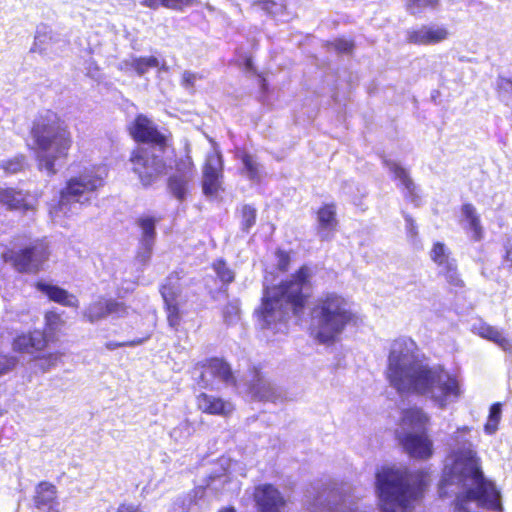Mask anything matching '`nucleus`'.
Instances as JSON below:
<instances>
[{"instance_id":"obj_35","label":"nucleus","mask_w":512,"mask_h":512,"mask_svg":"<svg viewBox=\"0 0 512 512\" xmlns=\"http://www.w3.org/2000/svg\"><path fill=\"white\" fill-rule=\"evenodd\" d=\"M439 0H407L406 9L411 15H418L426 8L435 9Z\"/></svg>"},{"instance_id":"obj_60","label":"nucleus","mask_w":512,"mask_h":512,"mask_svg":"<svg viewBox=\"0 0 512 512\" xmlns=\"http://www.w3.org/2000/svg\"><path fill=\"white\" fill-rule=\"evenodd\" d=\"M226 512H235L233 507H226Z\"/></svg>"},{"instance_id":"obj_51","label":"nucleus","mask_w":512,"mask_h":512,"mask_svg":"<svg viewBox=\"0 0 512 512\" xmlns=\"http://www.w3.org/2000/svg\"><path fill=\"white\" fill-rule=\"evenodd\" d=\"M141 2L149 8L157 9L160 6L165 7L166 0H141Z\"/></svg>"},{"instance_id":"obj_54","label":"nucleus","mask_w":512,"mask_h":512,"mask_svg":"<svg viewBox=\"0 0 512 512\" xmlns=\"http://www.w3.org/2000/svg\"><path fill=\"white\" fill-rule=\"evenodd\" d=\"M233 279H234L233 273L226 268V284H228L229 282H232Z\"/></svg>"},{"instance_id":"obj_55","label":"nucleus","mask_w":512,"mask_h":512,"mask_svg":"<svg viewBox=\"0 0 512 512\" xmlns=\"http://www.w3.org/2000/svg\"><path fill=\"white\" fill-rule=\"evenodd\" d=\"M189 501H190V504H189V506L187 508V512H192L193 506L197 505V502L193 503V501L191 499Z\"/></svg>"},{"instance_id":"obj_9","label":"nucleus","mask_w":512,"mask_h":512,"mask_svg":"<svg viewBox=\"0 0 512 512\" xmlns=\"http://www.w3.org/2000/svg\"><path fill=\"white\" fill-rule=\"evenodd\" d=\"M402 431L397 436L404 450L417 459H429L433 455V442L427 435L429 417L420 408H408L402 412Z\"/></svg>"},{"instance_id":"obj_19","label":"nucleus","mask_w":512,"mask_h":512,"mask_svg":"<svg viewBox=\"0 0 512 512\" xmlns=\"http://www.w3.org/2000/svg\"><path fill=\"white\" fill-rule=\"evenodd\" d=\"M28 198L29 195L21 190L0 188V203L5 205L9 210H19L23 212L34 210V204Z\"/></svg>"},{"instance_id":"obj_2","label":"nucleus","mask_w":512,"mask_h":512,"mask_svg":"<svg viewBox=\"0 0 512 512\" xmlns=\"http://www.w3.org/2000/svg\"><path fill=\"white\" fill-rule=\"evenodd\" d=\"M387 378L399 393H415L445 408L460 395L458 381L440 366H430L421 358L416 343L406 337L391 344Z\"/></svg>"},{"instance_id":"obj_31","label":"nucleus","mask_w":512,"mask_h":512,"mask_svg":"<svg viewBox=\"0 0 512 512\" xmlns=\"http://www.w3.org/2000/svg\"><path fill=\"white\" fill-rule=\"evenodd\" d=\"M241 154V162H242V174L245 175L248 179L254 182L260 181L261 172L259 164L254 160V158L244 152H239Z\"/></svg>"},{"instance_id":"obj_50","label":"nucleus","mask_w":512,"mask_h":512,"mask_svg":"<svg viewBox=\"0 0 512 512\" xmlns=\"http://www.w3.org/2000/svg\"><path fill=\"white\" fill-rule=\"evenodd\" d=\"M504 249H505V255L503 257V263H507L508 264V268L511 269L512 268V244L510 241H507L505 244H504Z\"/></svg>"},{"instance_id":"obj_56","label":"nucleus","mask_w":512,"mask_h":512,"mask_svg":"<svg viewBox=\"0 0 512 512\" xmlns=\"http://www.w3.org/2000/svg\"><path fill=\"white\" fill-rule=\"evenodd\" d=\"M245 65H246V68H247L248 70H252V66H253V65H252V61H251V59H247V60H246V62H245Z\"/></svg>"},{"instance_id":"obj_62","label":"nucleus","mask_w":512,"mask_h":512,"mask_svg":"<svg viewBox=\"0 0 512 512\" xmlns=\"http://www.w3.org/2000/svg\"><path fill=\"white\" fill-rule=\"evenodd\" d=\"M232 309H233V310H235V311H237V306H236V305H233V306H232Z\"/></svg>"},{"instance_id":"obj_16","label":"nucleus","mask_w":512,"mask_h":512,"mask_svg":"<svg viewBox=\"0 0 512 512\" xmlns=\"http://www.w3.org/2000/svg\"><path fill=\"white\" fill-rule=\"evenodd\" d=\"M194 173L191 169L177 168L175 173L170 175L167 180L168 192L179 202L186 200L190 184L193 181Z\"/></svg>"},{"instance_id":"obj_20","label":"nucleus","mask_w":512,"mask_h":512,"mask_svg":"<svg viewBox=\"0 0 512 512\" xmlns=\"http://www.w3.org/2000/svg\"><path fill=\"white\" fill-rule=\"evenodd\" d=\"M46 344V335L40 330L19 335L13 342L14 349L23 353H34L35 351H40L46 346Z\"/></svg>"},{"instance_id":"obj_15","label":"nucleus","mask_w":512,"mask_h":512,"mask_svg":"<svg viewBox=\"0 0 512 512\" xmlns=\"http://www.w3.org/2000/svg\"><path fill=\"white\" fill-rule=\"evenodd\" d=\"M35 512H59L57 489L48 482H41L35 488L33 498Z\"/></svg>"},{"instance_id":"obj_8","label":"nucleus","mask_w":512,"mask_h":512,"mask_svg":"<svg viewBox=\"0 0 512 512\" xmlns=\"http://www.w3.org/2000/svg\"><path fill=\"white\" fill-rule=\"evenodd\" d=\"M106 175V168L99 166L85 169L80 175L72 177L61 190L59 202L50 211L51 214L67 217L76 214L80 206L88 203L94 192L104 185Z\"/></svg>"},{"instance_id":"obj_24","label":"nucleus","mask_w":512,"mask_h":512,"mask_svg":"<svg viewBox=\"0 0 512 512\" xmlns=\"http://www.w3.org/2000/svg\"><path fill=\"white\" fill-rule=\"evenodd\" d=\"M461 212L466 222L465 228L471 233L472 240L481 241L484 237V230L476 208L472 204L466 203L462 205Z\"/></svg>"},{"instance_id":"obj_3","label":"nucleus","mask_w":512,"mask_h":512,"mask_svg":"<svg viewBox=\"0 0 512 512\" xmlns=\"http://www.w3.org/2000/svg\"><path fill=\"white\" fill-rule=\"evenodd\" d=\"M311 276V269L304 265L288 280L265 290L259 313L261 328L281 331L278 325L303 312L311 294Z\"/></svg>"},{"instance_id":"obj_13","label":"nucleus","mask_w":512,"mask_h":512,"mask_svg":"<svg viewBox=\"0 0 512 512\" xmlns=\"http://www.w3.org/2000/svg\"><path fill=\"white\" fill-rule=\"evenodd\" d=\"M448 30L441 25H421L417 28L407 30V41L416 45H433L448 38Z\"/></svg>"},{"instance_id":"obj_44","label":"nucleus","mask_w":512,"mask_h":512,"mask_svg":"<svg viewBox=\"0 0 512 512\" xmlns=\"http://www.w3.org/2000/svg\"><path fill=\"white\" fill-rule=\"evenodd\" d=\"M167 312V320L169 323V326L177 329V327L180 324V313L178 305L168 306L165 307Z\"/></svg>"},{"instance_id":"obj_63","label":"nucleus","mask_w":512,"mask_h":512,"mask_svg":"<svg viewBox=\"0 0 512 512\" xmlns=\"http://www.w3.org/2000/svg\"><path fill=\"white\" fill-rule=\"evenodd\" d=\"M218 512H224V508L219 509Z\"/></svg>"},{"instance_id":"obj_40","label":"nucleus","mask_w":512,"mask_h":512,"mask_svg":"<svg viewBox=\"0 0 512 512\" xmlns=\"http://www.w3.org/2000/svg\"><path fill=\"white\" fill-rule=\"evenodd\" d=\"M404 219H405V227H406L407 237L412 241V243L415 247H420L421 246L420 241L417 239L418 229H417V225L415 224V221L408 214L404 215Z\"/></svg>"},{"instance_id":"obj_1","label":"nucleus","mask_w":512,"mask_h":512,"mask_svg":"<svg viewBox=\"0 0 512 512\" xmlns=\"http://www.w3.org/2000/svg\"><path fill=\"white\" fill-rule=\"evenodd\" d=\"M468 427L458 429L445 460L438 487L440 498L454 499V512H477L476 508L498 510L501 506L495 486L485 478L482 461Z\"/></svg>"},{"instance_id":"obj_36","label":"nucleus","mask_w":512,"mask_h":512,"mask_svg":"<svg viewBox=\"0 0 512 512\" xmlns=\"http://www.w3.org/2000/svg\"><path fill=\"white\" fill-rule=\"evenodd\" d=\"M201 407L205 412L210 414H224V400L214 398L213 396L204 395Z\"/></svg>"},{"instance_id":"obj_11","label":"nucleus","mask_w":512,"mask_h":512,"mask_svg":"<svg viewBox=\"0 0 512 512\" xmlns=\"http://www.w3.org/2000/svg\"><path fill=\"white\" fill-rule=\"evenodd\" d=\"M431 260L438 266L439 274L455 287L464 285L458 272L457 260L452 256L451 250L443 242H435L430 251Z\"/></svg>"},{"instance_id":"obj_10","label":"nucleus","mask_w":512,"mask_h":512,"mask_svg":"<svg viewBox=\"0 0 512 512\" xmlns=\"http://www.w3.org/2000/svg\"><path fill=\"white\" fill-rule=\"evenodd\" d=\"M50 251L44 240H36L19 250L3 254L5 262H10L19 273H37L48 260Z\"/></svg>"},{"instance_id":"obj_39","label":"nucleus","mask_w":512,"mask_h":512,"mask_svg":"<svg viewBox=\"0 0 512 512\" xmlns=\"http://www.w3.org/2000/svg\"><path fill=\"white\" fill-rule=\"evenodd\" d=\"M202 77L198 73L191 71H184L182 73L181 85L190 94L194 93L197 81L201 80Z\"/></svg>"},{"instance_id":"obj_4","label":"nucleus","mask_w":512,"mask_h":512,"mask_svg":"<svg viewBox=\"0 0 512 512\" xmlns=\"http://www.w3.org/2000/svg\"><path fill=\"white\" fill-rule=\"evenodd\" d=\"M131 136L142 146L132 151V171L144 187H149L166 174L169 165L165 154L167 137L146 116L140 114L129 126Z\"/></svg>"},{"instance_id":"obj_17","label":"nucleus","mask_w":512,"mask_h":512,"mask_svg":"<svg viewBox=\"0 0 512 512\" xmlns=\"http://www.w3.org/2000/svg\"><path fill=\"white\" fill-rule=\"evenodd\" d=\"M36 288L41 293L45 294L50 301L56 302L65 307L77 308L79 306V300L75 295L70 294L67 290L57 285L45 281H38L36 283Z\"/></svg>"},{"instance_id":"obj_43","label":"nucleus","mask_w":512,"mask_h":512,"mask_svg":"<svg viewBox=\"0 0 512 512\" xmlns=\"http://www.w3.org/2000/svg\"><path fill=\"white\" fill-rule=\"evenodd\" d=\"M331 46L339 54H350L354 48L353 42L346 39H336Z\"/></svg>"},{"instance_id":"obj_52","label":"nucleus","mask_w":512,"mask_h":512,"mask_svg":"<svg viewBox=\"0 0 512 512\" xmlns=\"http://www.w3.org/2000/svg\"><path fill=\"white\" fill-rule=\"evenodd\" d=\"M226 386L227 385H236L235 377L233 375L232 369L230 365L226 362Z\"/></svg>"},{"instance_id":"obj_38","label":"nucleus","mask_w":512,"mask_h":512,"mask_svg":"<svg viewBox=\"0 0 512 512\" xmlns=\"http://www.w3.org/2000/svg\"><path fill=\"white\" fill-rule=\"evenodd\" d=\"M192 432L191 425L187 421H183L171 430L170 437L174 441L182 443L191 436Z\"/></svg>"},{"instance_id":"obj_30","label":"nucleus","mask_w":512,"mask_h":512,"mask_svg":"<svg viewBox=\"0 0 512 512\" xmlns=\"http://www.w3.org/2000/svg\"><path fill=\"white\" fill-rule=\"evenodd\" d=\"M123 64L128 68L133 69L137 75H145L151 68L159 66V60L154 56L149 57H131L125 60Z\"/></svg>"},{"instance_id":"obj_37","label":"nucleus","mask_w":512,"mask_h":512,"mask_svg":"<svg viewBox=\"0 0 512 512\" xmlns=\"http://www.w3.org/2000/svg\"><path fill=\"white\" fill-rule=\"evenodd\" d=\"M256 222V209L251 205L245 204L241 208V226L242 230L249 232L250 228Z\"/></svg>"},{"instance_id":"obj_48","label":"nucleus","mask_w":512,"mask_h":512,"mask_svg":"<svg viewBox=\"0 0 512 512\" xmlns=\"http://www.w3.org/2000/svg\"><path fill=\"white\" fill-rule=\"evenodd\" d=\"M193 0H166L165 7L169 9L181 10L183 7L191 5Z\"/></svg>"},{"instance_id":"obj_32","label":"nucleus","mask_w":512,"mask_h":512,"mask_svg":"<svg viewBox=\"0 0 512 512\" xmlns=\"http://www.w3.org/2000/svg\"><path fill=\"white\" fill-rule=\"evenodd\" d=\"M160 293L164 300L165 307L178 305L177 298L180 295V287L176 282H173L171 278H168L161 286Z\"/></svg>"},{"instance_id":"obj_42","label":"nucleus","mask_w":512,"mask_h":512,"mask_svg":"<svg viewBox=\"0 0 512 512\" xmlns=\"http://www.w3.org/2000/svg\"><path fill=\"white\" fill-rule=\"evenodd\" d=\"M17 364L16 357L0 353V376L11 371Z\"/></svg>"},{"instance_id":"obj_57","label":"nucleus","mask_w":512,"mask_h":512,"mask_svg":"<svg viewBox=\"0 0 512 512\" xmlns=\"http://www.w3.org/2000/svg\"><path fill=\"white\" fill-rule=\"evenodd\" d=\"M221 289H222V288H220V287H219V290L217 291L216 295H215V294H213V291H210V294H212V297H213V298H218L219 294H221Z\"/></svg>"},{"instance_id":"obj_18","label":"nucleus","mask_w":512,"mask_h":512,"mask_svg":"<svg viewBox=\"0 0 512 512\" xmlns=\"http://www.w3.org/2000/svg\"><path fill=\"white\" fill-rule=\"evenodd\" d=\"M221 170V158L208 157L203 170V192L208 197L216 195L219 188V174Z\"/></svg>"},{"instance_id":"obj_33","label":"nucleus","mask_w":512,"mask_h":512,"mask_svg":"<svg viewBox=\"0 0 512 512\" xmlns=\"http://www.w3.org/2000/svg\"><path fill=\"white\" fill-rule=\"evenodd\" d=\"M502 415V405L494 403L489 410L488 420L484 426V431L488 435H493L498 430V424Z\"/></svg>"},{"instance_id":"obj_25","label":"nucleus","mask_w":512,"mask_h":512,"mask_svg":"<svg viewBox=\"0 0 512 512\" xmlns=\"http://www.w3.org/2000/svg\"><path fill=\"white\" fill-rule=\"evenodd\" d=\"M477 330L480 337L495 343L503 351L512 350V340L505 336L502 330L486 323L480 324Z\"/></svg>"},{"instance_id":"obj_23","label":"nucleus","mask_w":512,"mask_h":512,"mask_svg":"<svg viewBox=\"0 0 512 512\" xmlns=\"http://www.w3.org/2000/svg\"><path fill=\"white\" fill-rule=\"evenodd\" d=\"M199 377L205 386L213 387L216 384L223 383L224 360L218 358L211 359L207 364L202 366Z\"/></svg>"},{"instance_id":"obj_22","label":"nucleus","mask_w":512,"mask_h":512,"mask_svg":"<svg viewBox=\"0 0 512 512\" xmlns=\"http://www.w3.org/2000/svg\"><path fill=\"white\" fill-rule=\"evenodd\" d=\"M383 163L394 175V178L399 180L400 184L404 187L406 191V197H408L417 205L418 195L416 193V185L409 177L407 170L392 160L384 159Z\"/></svg>"},{"instance_id":"obj_6","label":"nucleus","mask_w":512,"mask_h":512,"mask_svg":"<svg viewBox=\"0 0 512 512\" xmlns=\"http://www.w3.org/2000/svg\"><path fill=\"white\" fill-rule=\"evenodd\" d=\"M31 137L39 169L54 175L56 160L67 157L72 145L67 126L56 113L46 110L34 120Z\"/></svg>"},{"instance_id":"obj_58","label":"nucleus","mask_w":512,"mask_h":512,"mask_svg":"<svg viewBox=\"0 0 512 512\" xmlns=\"http://www.w3.org/2000/svg\"><path fill=\"white\" fill-rule=\"evenodd\" d=\"M65 158H66V157H64V158H60V159L56 160V162H55V169H56L55 173L58 171V169L56 168V166H57V165H58V166H61V163H58V162H59L60 160H62V159H65Z\"/></svg>"},{"instance_id":"obj_59","label":"nucleus","mask_w":512,"mask_h":512,"mask_svg":"<svg viewBox=\"0 0 512 512\" xmlns=\"http://www.w3.org/2000/svg\"><path fill=\"white\" fill-rule=\"evenodd\" d=\"M225 407H226V414H227V413H228V411H229V410H230V408H231V404H230V403H228V402L226 401Z\"/></svg>"},{"instance_id":"obj_12","label":"nucleus","mask_w":512,"mask_h":512,"mask_svg":"<svg viewBox=\"0 0 512 512\" xmlns=\"http://www.w3.org/2000/svg\"><path fill=\"white\" fill-rule=\"evenodd\" d=\"M128 314V307L115 299L100 298L92 302L84 311V317L90 322L95 323L108 316L113 318L124 317Z\"/></svg>"},{"instance_id":"obj_34","label":"nucleus","mask_w":512,"mask_h":512,"mask_svg":"<svg viewBox=\"0 0 512 512\" xmlns=\"http://www.w3.org/2000/svg\"><path fill=\"white\" fill-rule=\"evenodd\" d=\"M26 157L24 155H16L10 159L0 160V168L4 170L6 174H16L26 167Z\"/></svg>"},{"instance_id":"obj_5","label":"nucleus","mask_w":512,"mask_h":512,"mask_svg":"<svg viewBox=\"0 0 512 512\" xmlns=\"http://www.w3.org/2000/svg\"><path fill=\"white\" fill-rule=\"evenodd\" d=\"M424 471L393 467L376 474V491L382 512H411L427 484Z\"/></svg>"},{"instance_id":"obj_47","label":"nucleus","mask_w":512,"mask_h":512,"mask_svg":"<svg viewBox=\"0 0 512 512\" xmlns=\"http://www.w3.org/2000/svg\"><path fill=\"white\" fill-rule=\"evenodd\" d=\"M143 340H133V341H127V342H115V341H109L105 344L106 348L110 351L115 350L119 347H126V346H136L142 344Z\"/></svg>"},{"instance_id":"obj_45","label":"nucleus","mask_w":512,"mask_h":512,"mask_svg":"<svg viewBox=\"0 0 512 512\" xmlns=\"http://www.w3.org/2000/svg\"><path fill=\"white\" fill-rule=\"evenodd\" d=\"M154 246L141 245L139 247V251L136 255V261L141 265H146L152 255Z\"/></svg>"},{"instance_id":"obj_41","label":"nucleus","mask_w":512,"mask_h":512,"mask_svg":"<svg viewBox=\"0 0 512 512\" xmlns=\"http://www.w3.org/2000/svg\"><path fill=\"white\" fill-rule=\"evenodd\" d=\"M45 322H46V327L51 332L57 331L60 328V326L63 324L61 314L57 313L56 311H48L45 314Z\"/></svg>"},{"instance_id":"obj_53","label":"nucleus","mask_w":512,"mask_h":512,"mask_svg":"<svg viewBox=\"0 0 512 512\" xmlns=\"http://www.w3.org/2000/svg\"><path fill=\"white\" fill-rule=\"evenodd\" d=\"M217 482H219V483L222 482L221 477L219 475H211L210 476V481L207 484V488L210 489V490H216V483Z\"/></svg>"},{"instance_id":"obj_21","label":"nucleus","mask_w":512,"mask_h":512,"mask_svg":"<svg viewBox=\"0 0 512 512\" xmlns=\"http://www.w3.org/2000/svg\"><path fill=\"white\" fill-rule=\"evenodd\" d=\"M318 236L321 240H328L337 226L336 210L333 204H326L317 213Z\"/></svg>"},{"instance_id":"obj_26","label":"nucleus","mask_w":512,"mask_h":512,"mask_svg":"<svg viewBox=\"0 0 512 512\" xmlns=\"http://www.w3.org/2000/svg\"><path fill=\"white\" fill-rule=\"evenodd\" d=\"M249 389L253 397L260 401L274 402L278 398V393L274 385L262 377H257L250 385Z\"/></svg>"},{"instance_id":"obj_46","label":"nucleus","mask_w":512,"mask_h":512,"mask_svg":"<svg viewBox=\"0 0 512 512\" xmlns=\"http://www.w3.org/2000/svg\"><path fill=\"white\" fill-rule=\"evenodd\" d=\"M277 267L280 271H287L290 264V256L287 252L278 250L276 252Z\"/></svg>"},{"instance_id":"obj_14","label":"nucleus","mask_w":512,"mask_h":512,"mask_svg":"<svg viewBox=\"0 0 512 512\" xmlns=\"http://www.w3.org/2000/svg\"><path fill=\"white\" fill-rule=\"evenodd\" d=\"M254 498L260 512H280L286 504L281 492L271 484L256 487Z\"/></svg>"},{"instance_id":"obj_28","label":"nucleus","mask_w":512,"mask_h":512,"mask_svg":"<svg viewBox=\"0 0 512 512\" xmlns=\"http://www.w3.org/2000/svg\"><path fill=\"white\" fill-rule=\"evenodd\" d=\"M495 91L502 103L509 105L512 102V71L498 74L495 80Z\"/></svg>"},{"instance_id":"obj_27","label":"nucleus","mask_w":512,"mask_h":512,"mask_svg":"<svg viewBox=\"0 0 512 512\" xmlns=\"http://www.w3.org/2000/svg\"><path fill=\"white\" fill-rule=\"evenodd\" d=\"M158 219L153 216H141L137 220V224L141 229L140 244L154 246L156 240V224Z\"/></svg>"},{"instance_id":"obj_29","label":"nucleus","mask_w":512,"mask_h":512,"mask_svg":"<svg viewBox=\"0 0 512 512\" xmlns=\"http://www.w3.org/2000/svg\"><path fill=\"white\" fill-rule=\"evenodd\" d=\"M56 42L52 31L45 25L38 26L35 35L34 45L31 48L32 52L45 53L52 50V44Z\"/></svg>"},{"instance_id":"obj_7","label":"nucleus","mask_w":512,"mask_h":512,"mask_svg":"<svg viewBox=\"0 0 512 512\" xmlns=\"http://www.w3.org/2000/svg\"><path fill=\"white\" fill-rule=\"evenodd\" d=\"M356 318L352 303L335 292L320 296L311 310L312 325L320 343L334 342L348 325L356 323Z\"/></svg>"},{"instance_id":"obj_49","label":"nucleus","mask_w":512,"mask_h":512,"mask_svg":"<svg viewBox=\"0 0 512 512\" xmlns=\"http://www.w3.org/2000/svg\"><path fill=\"white\" fill-rule=\"evenodd\" d=\"M214 270L217 275L220 288H222L224 286V261L222 259L214 265Z\"/></svg>"},{"instance_id":"obj_61","label":"nucleus","mask_w":512,"mask_h":512,"mask_svg":"<svg viewBox=\"0 0 512 512\" xmlns=\"http://www.w3.org/2000/svg\"><path fill=\"white\" fill-rule=\"evenodd\" d=\"M265 80H263V83H262V89H265Z\"/></svg>"}]
</instances>
